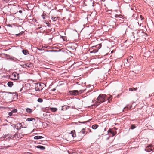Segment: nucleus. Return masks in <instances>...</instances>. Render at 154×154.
Segmentation results:
<instances>
[{"label":"nucleus","mask_w":154,"mask_h":154,"mask_svg":"<svg viewBox=\"0 0 154 154\" xmlns=\"http://www.w3.org/2000/svg\"><path fill=\"white\" fill-rule=\"evenodd\" d=\"M110 97H106V95L105 94H100L98 97L97 99L96 100H93L92 102L93 103L95 102L96 105L97 106L98 105L97 104V103H101L105 101L106 99H107L109 102H110L111 99H110V98L112 97L111 95H109Z\"/></svg>","instance_id":"nucleus-1"},{"label":"nucleus","mask_w":154,"mask_h":154,"mask_svg":"<svg viewBox=\"0 0 154 154\" xmlns=\"http://www.w3.org/2000/svg\"><path fill=\"white\" fill-rule=\"evenodd\" d=\"M133 34L134 38H135L137 39L138 38V37L141 35V34H144V33L140 32H139L138 31H134V32H133Z\"/></svg>","instance_id":"nucleus-2"},{"label":"nucleus","mask_w":154,"mask_h":154,"mask_svg":"<svg viewBox=\"0 0 154 154\" xmlns=\"http://www.w3.org/2000/svg\"><path fill=\"white\" fill-rule=\"evenodd\" d=\"M154 149V146H149L146 147L145 150L148 152H150Z\"/></svg>","instance_id":"nucleus-3"},{"label":"nucleus","mask_w":154,"mask_h":154,"mask_svg":"<svg viewBox=\"0 0 154 154\" xmlns=\"http://www.w3.org/2000/svg\"><path fill=\"white\" fill-rule=\"evenodd\" d=\"M35 90L36 91L42 90V88L41 87V85L39 83H37L35 86Z\"/></svg>","instance_id":"nucleus-4"},{"label":"nucleus","mask_w":154,"mask_h":154,"mask_svg":"<svg viewBox=\"0 0 154 154\" xmlns=\"http://www.w3.org/2000/svg\"><path fill=\"white\" fill-rule=\"evenodd\" d=\"M70 94L76 95L79 94V91L78 90H73L70 91Z\"/></svg>","instance_id":"nucleus-5"},{"label":"nucleus","mask_w":154,"mask_h":154,"mask_svg":"<svg viewBox=\"0 0 154 154\" xmlns=\"http://www.w3.org/2000/svg\"><path fill=\"white\" fill-rule=\"evenodd\" d=\"M108 132L109 133H111L112 135L113 136L116 134V131H114V130L112 129H110L109 130Z\"/></svg>","instance_id":"nucleus-6"},{"label":"nucleus","mask_w":154,"mask_h":154,"mask_svg":"<svg viewBox=\"0 0 154 154\" xmlns=\"http://www.w3.org/2000/svg\"><path fill=\"white\" fill-rule=\"evenodd\" d=\"M127 61L129 63L133 62L134 61V59L133 57L130 56L128 57L127 59Z\"/></svg>","instance_id":"nucleus-7"},{"label":"nucleus","mask_w":154,"mask_h":154,"mask_svg":"<svg viewBox=\"0 0 154 154\" xmlns=\"http://www.w3.org/2000/svg\"><path fill=\"white\" fill-rule=\"evenodd\" d=\"M22 125L21 123H18L15 125V128L17 129H20L22 127Z\"/></svg>","instance_id":"nucleus-8"},{"label":"nucleus","mask_w":154,"mask_h":154,"mask_svg":"<svg viewBox=\"0 0 154 154\" xmlns=\"http://www.w3.org/2000/svg\"><path fill=\"white\" fill-rule=\"evenodd\" d=\"M24 66L25 67H30L32 66V63H27L26 64H25V65H24Z\"/></svg>","instance_id":"nucleus-9"},{"label":"nucleus","mask_w":154,"mask_h":154,"mask_svg":"<svg viewBox=\"0 0 154 154\" xmlns=\"http://www.w3.org/2000/svg\"><path fill=\"white\" fill-rule=\"evenodd\" d=\"M49 109L50 110L53 112H55L57 111V109L55 108H50Z\"/></svg>","instance_id":"nucleus-10"},{"label":"nucleus","mask_w":154,"mask_h":154,"mask_svg":"<svg viewBox=\"0 0 154 154\" xmlns=\"http://www.w3.org/2000/svg\"><path fill=\"white\" fill-rule=\"evenodd\" d=\"M71 134L73 137H76V135L75 133V131L74 130L72 131Z\"/></svg>","instance_id":"nucleus-11"},{"label":"nucleus","mask_w":154,"mask_h":154,"mask_svg":"<svg viewBox=\"0 0 154 154\" xmlns=\"http://www.w3.org/2000/svg\"><path fill=\"white\" fill-rule=\"evenodd\" d=\"M26 111L29 113H31L32 112V109L29 108H27L26 109Z\"/></svg>","instance_id":"nucleus-12"},{"label":"nucleus","mask_w":154,"mask_h":154,"mask_svg":"<svg viewBox=\"0 0 154 154\" xmlns=\"http://www.w3.org/2000/svg\"><path fill=\"white\" fill-rule=\"evenodd\" d=\"M43 138L42 137L40 136H37L34 137V138L35 139H39Z\"/></svg>","instance_id":"nucleus-13"},{"label":"nucleus","mask_w":154,"mask_h":154,"mask_svg":"<svg viewBox=\"0 0 154 154\" xmlns=\"http://www.w3.org/2000/svg\"><path fill=\"white\" fill-rule=\"evenodd\" d=\"M36 147L38 148H40L42 150L44 149H45V148L44 146L40 145L38 146H36Z\"/></svg>","instance_id":"nucleus-14"},{"label":"nucleus","mask_w":154,"mask_h":154,"mask_svg":"<svg viewBox=\"0 0 154 154\" xmlns=\"http://www.w3.org/2000/svg\"><path fill=\"white\" fill-rule=\"evenodd\" d=\"M8 85L9 87H11L13 85V83L11 82H9L8 83Z\"/></svg>","instance_id":"nucleus-15"},{"label":"nucleus","mask_w":154,"mask_h":154,"mask_svg":"<svg viewBox=\"0 0 154 154\" xmlns=\"http://www.w3.org/2000/svg\"><path fill=\"white\" fill-rule=\"evenodd\" d=\"M137 88H129V90L131 91H135L137 90Z\"/></svg>","instance_id":"nucleus-16"},{"label":"nucleus","mask_w":154,"mask_h":154,"mask_svg":"<svg viewBox=\"0 0 154 154\" xmlns=\"http://www.w3.org/2000/svg\"><path fill=\"white\" fill-rule=\"evenodd\" d=\"M33 120H35V119L33 118H29L27 119L26 120L28 121H32Z\"/></svg>","instance_id":"nucleus-17"},{"label":"nucleus","mask_w":154,"mask_h":154,"mask_svg":"<svg viewBox=\"0 0 154 154\" xmlns=\"http://www.w3.org/2000/svg\"><path fill=\"white\" fill-rule=\"evenodd\" d=\"M98 126L97 125H94L92 126V128L93 129H95L97 128Z\"/></svg>","instance_id":"nucleus-18"},{"label":"nucleus","mask_w":154,"mask_h":154,"mask_svg":"<svg viewBox=\"0 0 154 154\" xmlns=\"http://www.w3.org/2000/svg\"><path fill=\"white\" fill-rule=\"evenodd\" d=\"M23 52L24 54H28V51L26 50H23Z\"/></svg>","instance_id":"nucleus-19"},{"label":"nucleus","mask_w":154,"mask_h":154,"mask_svg":"<svg viewBox=\"0 0 154 154\" xmlns=\"http://www.w3.org/2000/svg\"><path fill=\"white\" fill-rule=\"evenodd\" d=\"M136 128V126L134 125H131V128L132 129H133Z\"/></svg>","instance_id":"nucleus-20"},{"label":"nucleus","mask_w":154,"mask_h":154,"mask_svg":"<svg viewBox=\"0 0 154 154\" xmlns=\"http://www.w3.org/2000/svg\"><path fill=\"white\" fill-rule=\"evenodd\" d=\"M38 101L39 102L41 103L43 101V100L42 98H39L38 100Z\"/></svg>","instance_id":"nucleus-21"},{"label":"nucleus","mask_w":154,"mask_h":154,"mask_svg":"<svg viewBox=\"0 0 154 154\" xmlns=\"http://www.w3.org/2000/svg\"><path fill=\"white\" fill-rule=\"evenodd\" d=\"M85 131L84 129H83L82 131L80 132V133L84 134L85 133Z\"/></svg>","instance_id":"nucleus-22"},{"label":"nucleus","mask_w":154,"mask_h":154,"mask_svg":"<svg viewBox=\"0 0 154 154\" xmlns=\"http://www.w3.org/2000/svg\"><path fill=\"white\" fill-rule=\"evenodd\" d=\"M115 17L116 18H118V17H122V16L121 15H116L115 16Z\"/></svg>","instance_id":"nucleus-23"},{"label":"nucleus","mask_w":154,"mask_h":154,"mask_svg":"<svg viewBox=\"0 0 154 154\" xmlns=\"http://www.w3.org/2000/svg\"><path fill=\"white\" fill-rule=\"evenodd\" d=\"M13 113H16L17 112V110L16 109H14L12 110L11 111Z\"/></svg>","instance_id":"nucleus-24"},{"label":"nucleus","mask_w":154,"mask_h":154,"mask_svg":"<svg viewBox=\"0 0 154 154\" xmlns=\"http://www.w3.org/2000/svg\"><path fill=\"white\" fill-rule=\"evenodd\" d=\"M12 114H13V113L11 111V112H10L9 113V116H11L12 115Z\"/></svg>","instance_id":"nucleus-25"},{"label":"nucleus","mask_w":154,"mask_h":154,"mask_svg":"<svg viewBox=\"0 0 154 154\" xmlns=\"http://www.w3.org/2000/svg\"><path fill=\"white\" fill-rule=\"evenodd\" d=\"M140 17L141 19V20H143V18L142 17V16L141 15H140Z\"/></svg>","instance_id":"nucleus-26"},{"label":"nucleus","mask_w":154,"mask_h":154,"mask_svg":"<svg viewBox=\"0 0 154 154\" xmlns=\"http://www.w3.org/2000/svg\"><path fill=\"white\" fill-rule=\"evenodd\" d=\"M56 19H57V18L56 17H54V19H53V20H54V21H56Z\"/></svg>","instance_id":"nucleus-27"},{"label":"nucleus","mask_w":154,"mask_h":154,"mask_svg":"<svg viewBox=\"0 0 154 154\" xmlns=\"http://www.w3.org/2000/svg\"><path fill=\"white\" fill-rule=\"evenodd\" d=\"M78 122L79 123H85V122Z\"/></svg>","instance_id":"nucleus-28"},{"label":"nucleus","mask_w":154,"mask_h":154,"mask_svg":"<svg viewBox=\"0 0 154 154\" xmlns=\"http://www.w3.org/2000/svg\"><path fill=\"white\" fill-rule=\"evenodd\" d=\"M138 24H139V25L140 26H141V24H142L141 23H140V24H139V23L138 22Z\"/></svg>","instance_id":"nucleus-29"},{"label":"nucleus","mask_w":154,"mask_h":154,"mask_svg":"<svg viewBox=\"0 0 154 154\" xmlns=\"http://www.w3.org/2000/svg\"><path fill=\"white\" fill-rule=\"evenodd\" d=\"M128 109V107H125L124 108V109Z\"/></svg>","instance_id":"nucleus-30"},{"label":"nucleus","mask_w":154,"mask_h":154,"mask_svg":"<svg viewBox=\"0 0 154 154\" xmlns=\"http://www.w3.org/2000/svg\"><path fill=\"white\" fill-rule=\"evenodd\" d=\"M97 51H94V50L93 51V52H94V53H95L96 52H97Z\"/></svg>","instance_id":"nucleus-31"},{"label":"nucleus","mask_w":154,"mask_h":154,"mask_svg":"<svg viewBox=\"0 0 154 154\" xmlns=\"http://www.w3.org/2000/svg\"><path fill=\"white\" fill-rule=\"evenodd\" d=\"M32 94H30V93H29L28 94V96H30V95H31Z\"/></svg>","instance_id":"nucleus-32"},{"label":"nucleus","mask_w":154,"mask_h":154,"mask_svg":"<svg viewBox=\"0 0 154 154\" xmlns=\"http://www.w3.org/2000/svg\"><path fill=\"white\" fill-rule=\"evenodd\" d=\"M19 12L20 13H21L22 12V11L21 10L19 11Z\"/></svg>","instance_id":"nucleus-33"},{"label":"nucleus","mask_w":154,"mask_h":154,"mask_svg":"<svg viewBox=\"0 0 154 154\" xmlns=\"http://www.w3.org/2000/svg\"><path fill=\"white\" fill-rule=\"evenodd\" d=\"M64 107H65L66 108V106H63L62 107V108L63 109Z\"/></svg>","instance_id":"nucleus-34"},{"label":"nucleus","mask_w":154,"mask_h":154,"mask_svg":"<svg viewBox=\"0 0 154 154\" xmlns=\"http://www.w3.org/2000/svg\"><path fill=\"white\" fill-rule=\"evenodd\" d=\"M22 88H21V89H20V91L22 90Z\"/></svg>","instance_id":"nucleus-35"},{"label":"nucleus","mask_w":154,"mask_h":154,"mask_svg":"<svg viewBox=\"0 0 154 154\" xmlns=\"http://www.w3.org/2000/svg\"><path fill=\"white\" fill-rule=\"evenodd\" d=\"M150 147H149L148 148V150H150Z\"/></svg>","instance_id":"nucleus-36"},{"label":"nucleus","mask_w":154,"mask_h":154,"mask_svg":"<svg viewBox=\"0 0 154 154\" xmlns=\"http://www.w3.org/2000/svg\"><path fill=\"white\" fill-rule=\"evenodd\" d=\"M14 76L15 77V74H14Z\"/></svg>","instance_id":"nucleus-37"},{"label":"nucleus","mask_w":154,"mask_h":154,"mask_svg":"<svg viewBox=\"0 0 154 154\" xmlns=\"http://www.w3.org/2000/svg\"><path fill=\"white\" fill-rule=\"evenodd\" d=\"M90 131L91 132V130H90Z\"/></svg>","instance_id":"nucleus-38"},{"label":"nucleus","mask_w":154,"mask_h":154,"mask_svg":"<svg viewBox=\"0 0 154 154\" xmlns=\"http://www.w3.org/2000/svg\"><path fill=\"white\" fill-rule=\"evenodd\" d=\"M1 28V26H0V28Z\"/></svg>","instance_id":"nucleus-39"}]
</instances>
